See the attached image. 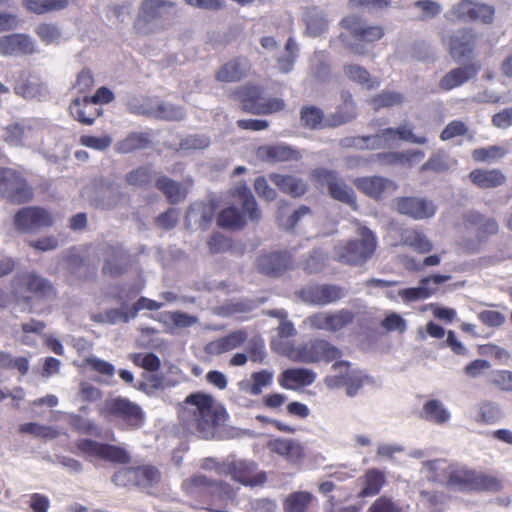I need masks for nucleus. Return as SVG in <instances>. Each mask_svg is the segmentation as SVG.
<instances>
[{"instance_id":"49","label":"nucleus","mask_w":512,"mask_h":512,"mask_svg":"<svg viewBox=\"0 0 512 512\" xmlns=\"http://www.w3.org/2000/svg\"><path fill=\"white\" fill-rule=\"evenodd\" d=\"M32 131L31 126L24 125L23 123H13L5 128L4 139L9 144L22 145Z\"/></svg>"},{"instance_id":"39","label":"nucleus","mask_w":512,"mask_h":512,"mask_svg":"<svg viewBox=\"0 0 512 512\" xmlns=\"http://www.w3.org/2000/svg\"><path fill=\"white\" fill-rule=\"evenodd\" d=\"M274 373L268 369L253 372L250 380L243 383L242 388L251 395L258 396L263 392L264 388L272 385Z\"/></svg>"},{"instance_id":"45","label":"nucleus","mask_w":512,"mask_h":512,"mask_svg":"<svg viewBox=\"0 0 512 512\" xmlns=\"http://www.w3.org/2000/svg\"><path fill=\"white\" fill-rule=\"evenodd\" d=\"M386 480L385 475L378 469H369L364 475V487L359 492L360 497H370L377 495Z\"/></svg>"},{"instance_id":"38","label":"nucleus","mask_w":512,"mask_h":512,"mask_svg":"<svg viewBox=\"0 0 512 512\" xmlns=\"http://www.w3.org/2000/svg\"><path fill=\"white\" fill-rule=\"evenodd\" d=\"M155 186L164 194L170 204H177L186 198V191L182 185L167 176L159 177L155 182Z\"/></svg>"},{"instance_id":"8","label":"nucleus","mask_w":512,"mask_h":512,"mask_svg":"<svg viewBox=\"0 0 512 512\" xmlns=\"http://www.w3.org/2000/svg\"><path fill=\"white\" fill-rule=\"evenodd\" d=\"M100 414L121 420L130 430L141 428L145 421L143 409L137 403L121 396L106 400Z\"/></svg>"},{"instance_id":"50","label":"nucleus","mask_w":512,"mask_h":512,"mask_svg":"<svg viewBox=\"0 0 512 512\" xmlns=\"http://www.w3.org/2000/svg\"><path fill=\"white\" fill-rule=\"evenodd\" d=\"M472 16V0H461L454 4L446 13L445 18L451 23L470 22Z\"/></svg>"},{"instance_id":"7","label":"nucleus","mask_w":512,"mask_h":512,"mask_svg":"<svg viewBox=\"0 0 512 512\" xmlns=\"http://www.w3.org/2000/svg\"><path fill=\"white\" fill-rule=\"evenodd\" d=\"M340 25L349 32L353 39L349 48L359 55H364L367 52L365 45L380 40L385 34L382 26L369 25L357 15H349L343 18Z\"/></svg>"},{"instance_id":"22","label":"nucleus","mask_w":512,"mask_h":512,"mask_svg":"<svg viewBox=\"0 0 512 512\" xmlns=\"http://www.w3.org/2000/svg\"><path fill=\"white\" fill-rule=\"evenodd\" d=\"M267 448L290 464H299L306 457L304 446L298 440L291 438L271 439L267 443Z\"/></svg>"},{"instance_id":"54","label":"nucleus","mask_w":512,"mask_h":512,"mask_svg":"<svg viewBox=\"0 0 512 512\" xmlns=\"http://www.w3.org/2000/svg\"><path fill=\"white\" fill-rule=\"evenodd\" d=\"M35 33L46 45L58 42L61 38V31L54 23L43 22L37 25Z\"/></svg>"},{"instance_id":"53","label":"nucleus","mask_w":512,"mask_h":512,"mask_svg":"<svg viewBox=\"0 0 512 512\" xmlns=\"http://www.w3.org/2000/svg\"><path fill=\"white\" fill-rule=\"evenodd\" d=\"M494 16L495 8L493 6L472 0V16L470 22L491 24L494 21Z\"/></svg>"},{"instance_id":"34","label":"nucleus","mask_w":512,"mask_h":512,"mask_svg":"<svg viewBox=\"0 0 512 512\" xmlns=\"http://www.w3.org/2000/svg\"><path fill=\"white\" fill-rule=\"evenodd\" d=\"M400 243L419 254L429 253L433 249L432 242L417 228H405L400 232Z\"/></svg>"},{"instance_id":"28","label":"nucleus","mask_w":512,"mask_h":512,"mask_svg":"<svg viewBox=\"0 0 512 512\" xmlns=\"http://www.w3.org/2000/svg\"><path fill=\"white\" fill-rule=\"evenodd\" d=\"M479 65L469 63L461 67H456L447 72L439 81V88L442 91H450L467 83L479 72Z\"/></svg>"},{"instance_id":"43","label":"nucleus","mask_w":512,"mask_h":512,"mask_svg":"<svg viewBox=\"0 0 512 512\" xmlns=\"http://www.w3.org/2000/svg\"><path fill=\"white\" fill-rule=\"evenodd\" d=\"M149 144L147 134L141 132H131L124 139L115 144V151L120 154L132 153L136 150L145 148Z\"/></svg>"},{"instance_id":"16","label":"nucleus","mask_w":512,"mask_h":512,"mask_svg":"<svg viewBox=\"0 0 512 512\" xmlns=\"http://www.w3.org/2000/svg\"><path fill=\"white\" fill-rule=\"evenodd\" d=\"M355 313L348 309L334 312H317L310 315L306 322L313 330L338 332L354 322Z\"/></svg>"},{"instance_id":"41","label":"nucleus","mask_w":512,"mask_h":512,"mask_svg":"<svg viewBox=\"0 0 512 512\" xmlns=\"http://www.w3.org/2000/svg\"><path fill=\"white\" fill-rule=\"evenodd\" d=\"M420 418L442 425L450 418V413L444 408L439 400H428L424 403L420 412Z\"/></svg>"},{"instance_id":"17","label":"nucleus","mask_w":512,"mask_h":512,"mask_svg":"<svg viewBox=\"0 0 512 512\" xmlns=\"http://www.w3.org/2000/svg\"><path fill=\"white\" fill-rule=\"evenodd\" d=\"M20 291L27 294L23 297L25 302L33 298L37 300H48L56 297L54 285L46 278L36 272H26L18 277Z\"/></svg>"},{"instance_id":"2","label":"nucleus","mask_w":512,"mask_h":512,"mask_svg":"<svg viewBox=\"0 0 512 512\" xmlns=\"http://www.w3.org/2000/svg\"><path fill=\"white\" fill-rule=\"evenodd\" d=\"M359 240H348L335 246L334 252L338 262L350 266L365 264L374 254L377 247L375 234L367 227L358 229Z\"/></svg>"},{"instance_id":"29","label":"nucleus","mask_w":512,"mask_h":512,"mask_svg":"<svg viewBox=\"0 0 512 512\" xmlns=\"http://www.w3.org/2000/svg\"><path fill=\"white\" fill-rule=\"evenodd\" d=\"M316 374L307 368H288L278 377L279 385L287 390H297L314 383Z\"/></svg>"},{"instance_id":"6","label":"nucleus","mask_w":512,"mask_h":512,"mask_svg":"<svg viewBox=\"0 0 512 512\" xmlns=\"http://www.w3.org/2000/svg\"><path fill=\"white\" fill-rule=\"evenodd\" d=\"M447 486L463 492H497L501 490L502 483L495 476L461 468L449 474Z\"/></svg>"},{"instance_id":"47","label":"nucleus","mask_w":512,"mask_h":512,"mask_svg":"<svg viewBox=\"0 0 512 512\" xmlns=\"http://www.w3.org/2000/svg\"><path fill=\"white\" fill-rule=\"evenodd\" d=\"M508 153L507 149L499 145L476 148L472 151V159L477 163L495 162Z\"/></svg>"},{"instance_id":"9","label":"nucleus","mask_w":512,"mask_h":512,"mask_svg":"<svg viewBox=\"0 0 512 512\" xmlns=\"http://www.w3.org/2000/svg\"><path fill=\"white\" fill-rule=\"evenodd\" d=\"M33 188L17 170L0 168V195L12 204H25L33 198Z\"/></svg>"},{"instance_id":"64","label":"nucleus","mask_w":512,"mask_h":512,"mask_svg":"<svg viewBox=\"0 0 512 512\" xmlns=\"http://www.w3.org/2000/svg\"><path fill=\"white\" fill-rule=\"evenodd\" d=\"M369 512H402V509L391 498L381 496L372 503Z\"/></svg>"},{"instance_id":"44","label":"nucleus","mask_w":512,"mask_h":512,"mask_svg":"<svg viewBox=\"0 0 512 512\" xmlns=\"http://www.w3.org/2000/svg\"><path fill=\"white\" fill-rule=\"evenodd\" d=\"M328 192L333 199L345 203L353 209L357 208L355 192L344 182L343 179L339 178V176L331 183V187Z\"/></svg>"},{"instance_id":"37","label":"nucleus","mask_w":512,"mask_h":512,"mask_svg":"<svg viewBox=\"0 0 512 512\" xmlns=\"http://www.w3.org/2000/svg\"><path fill=\"white\" fill-rule=\"evenodd\" d=\"M22 6L26 11L36 15L65 10L69 0H23Z\"/></svg>"},{"instance_id":"57","label":"nucleus","mask_w":512,"mask_h":512,"mask_svg":"<svg viewBox=\"0 0 512 512\" xmlns=\"http://www.w3.org/2000/svg\"><path fill=\"white\" fill-rule=\"evenodd\" d=\"M152 171L148 166H140L126 175V182L132 186H146L151 182Z\"/></svg>"},{"instance_id":"20","label":"nucleus","mask_w":512,"mask_h":512,"mask_svg":"<svg viewBox=\"0 0 512 512\" xmlns=\"http://www.w3.org/2000/svg\"><path fill=\"white\" fill-rule=\"evenodd\" d=\"M257 269L264 275L279 277L293 267V257L287 250L272 251L258 257Z\"/></svg>"},{"instance_id":"18","label":"nucleus","mask_w":512,"mask_h":512,"mask_svg":"<svg viewBox=\"0 0 512 512\" xmlns=\"http://www.w3.org/2000/svg\"><path fill=\"white\" fill-rule=\"evenodd\" d=\"M395 209L401 215L414 220H423L433 217L437 206L432 200L426 198L404 196L395 200Z\"/></svg>"},{"instance_id":"58","label":"nucleus","mask_w":512,"mask_h":512,"mask_svg":"<svg viewBox=\"0 0 512 512\" xmlns=\"http://www.w3.org/2000/svg\"><path fill=\"white\" fill-rule=\"evenodd\" d=\"M179 145L185 151L203 150L210 145V138L204 134H192L183 138Z\"/></svg>"},{"instance_id":"26","label":"nucleus","mask_w":512,"mask_h":512,"mask_svg":"<svg viewBox=\"0 0 512 512\" xmlns=\"http://www.w3.org/2000/svg\"><path fill=\"white\" fill-rule=\"evenodd\" d=\"M102 111L88 95L77 96L69 106L70 115L83 125H92Z\"/></svg>"},{"instance_id":"51","label":"nucleus","mask_w":512,"mask_h":512,"mask_svg":"<svg viewBox=\"0 0 512 512\" xmlns=\"http://www.w3.org/2000/svg\"><path fill=\"white\" fill-rule=\"evenodd\" d=\"M18 431L21 434H30L43 439H54L59 435V432L56 429L35 422L21 424Z\"/></svg>"},{"instance_id":"62","label":"nucleus","mask_w":512,"mask_h":512,"mask_svg":"<svg viewBox=\"0 0 512 512\" xmlns=\"http://www.w3.org/2000/svg\"><path fill=\"white\" fill-rule=\"evenodd\" d=\"M468 132V126L461 120L449 122L440 134L443 141L450 140L458 136H464Z\"/></svg>"},{"instance_id":"5","label":"nucleus","mask_w":512,"mask_h":512,"mask_svg":"<svg viewBox=\"0 0 512 512\" xmlns=\"http://www.w3.org/2000/svg\"><path fill=\"white\" fill-rule=\"evenodd\" d=\"M260 86L246 84L237 87L233 96L241 103V110L254 115H269L285 108V102L280 98H264Z\"/></svg>"},{"instance_id":"55","label":"nucleus","mask_w":512,"mask_h":512,"mask_svg":"<svg viewBox=\"0 0 512 512\" xmlns=\"http://www.w3.org/2000/svg\"><path fill=\"white\" fill-rule=\"evenodd\" d=\"M338 177V173L334 170H329L323 167L312 170L310 174L311 181L317 187H327L328 190L331 187V183L334 182Z\"/></svg>"},{"instance_id":"56","label":"nucleus","mask_w":512,"mask_h":512,"mask_svg":"<svg viewBox=\"0 0 512 512\" xmlns=\"http://www.w3.org/2000/svg\"><path fill=\"white\" fill-rule=\"evenodd\" d=\"M488 383L503 392H512V371H493L488 380Z\"/></svg>"},{"instance_id":"36","label":"nucleus","mask_w":512,"mask_h":512,"mask_svg":"<svg viewBox=\"0 0 512 512\" xmlns=\"http://www.w3.org/2000/svg\"><path fill=\"white\" fill-rule=\"evenodd\" d=\"M257 155L262 160L270 162H285L299 158V153L296 150L284 145L261 146L257 150Z\"/></svg>"},{"instance_id":"42","label":"nucleus","mask_w":512,"mask_h":512,"mask_svg":"<svg viewBox=\"0 0 512 512\" xmlns=\"http://www.w3.org/2000/svg\"><path fill=\"white\" fill-rule=\"evenodd\" d=\"M314 499L308 491L292 492L283 502L284 512H307Z\"/></svg>"},{"instance_id":"24","label":"nucleus","mask_w":512,"mask_h":512,"mask_svg":"<svg viewBox=\"0 0 512 512\" xmlns=\"http://www.w3.org/2000/svg\"><path fill=\"white\" fill-rule=\"evenodd\" d=\"M353 184L361 193L375 200L382 199L386 192L396 189L392 180L382 176L358 177Z\"/></svg>"},{"instance_id":"21","label":"nucleus","mask_w":512,"mask_h":512,"mask_svg":"<svg viewBox=\"0 0 512 512\" xmlns=\"http://www.w3.org/2000/svg\"><path fill=\"white\" fill-rule=\"evenodd\" d=\"M449 279L450 276L441 274L426 276L420 280L419 287L401 289L398 295L405 303L424 300L431 297L437 291L438 285L447 282Z\"/></svg>"},{"instance_id":"48","label":"nucleus","mask_w":512,"mask_h":512,"mask_svg":"<svg viewBox=\"0 0 512 512\" xmlns=\"http://www.w3.org/2000/svg\"><path fill=\"white\" fill-rule=\"evenodd\" d=\"M404 102V96L400 92L384 90L370 100L372 107L375 110L382 108H390L393 106L401 105Z\"/></svg>"},{"instance_id":"11","label":"nucleus","mask_w":512,"mask_h":512,"mask_svg":"<svg viewBox=\"0 0 512 512\" xmlns=\"http://www.w3.org/2000/svg\"><path fill=\"white\" fill-rule=\"evenodd\" d=\"M75 446L88 457H96L116 464H128L131 461L129 453L120 446L100 443L92 439H79Z\"/></svg>"},{"instance_id":"23","label":"nucleus","mask_w":512,"mask_h":512,"mask_svg":"<svg viewBox=\"0 0 512 512\" xmlns=\"http://www.w3.org/2000/svg\"><path fill=\"white\" fill-rule=\"evenodd\" d=\"M36 51L32 38L23 33L0 37V54L3 56L31 55Z\"/></svg>"},{"instance_id":"63","label":"nucleus","mask_w":512,"mask_h":512,"mask_svg":"<svg viewBox=\"0 0 512 512\" xmlns=\"http://www.w3.org/2000/svg\"><path fill=\"white\" fill-rule=\"evenodd\" d=\"M480 322L488 327H500L505 323L506 317L496 310H483L478 313Z\"/></svg>"},{"instance_id":"46","label":"nucleus","mask_w":512,"mask_h":512,"mask_svg":"<svg viewBox=\"0 0 512 512\" xmlns=\"http://www.w3.org/2000/svg\"><path fill=\"white\" fill-rule=\"evenodd\" d=\"M345 75L353 82L373 89L379 86L380 81L372 79L368 70L358 64H348L344 66Z\"/></svg>"},{"instance_id":"40","label":"nucleus","mask_w":512,"mask_h":512,"mask_svg":"<svg viewBox=\"0 0 512 512\" xmlns=\"http://www.w3.org/2000/svg\"><path fill=\"white\" fill-rule=\"evenodd\" d=\"M503 417L499 404L491 400H483L478 404L475 421L482 425H493Z\"/></svg>"},{"instance_id":"25","label":"nucleus","mask_w":512,"mask_h":512,"mask_svg":"<svg viewBox=\"0 0 512 512\" xmlns=\"http://www.w3.org/2000/svg\"><path fill=\"white\" fill-rule=\"evenodd\" d=\"M303 295L314 305L326 306L341 300L345 296V291L337 285L321 284L306 288Z\"/></svg>"},{"instance_id":"59","label":"nucleus","mask_w":512,"mask_h":512,"mask_svg":"<svg viewBox=\"0 0 512 512\" xmlns=\"http://www.w3.org/2000/svg\"><path fill=\"white\" fill-rule=\"evenodd\" d=\"M79 141L81 145L97 151H104L112 144V138L109 135L101 137L82 135Z\"/></svg>"},{"instance_id":"61","label":"nucleus","mask_w":512,"mask_h":512,"mask_svg":"<svg viewBox=\"0 0 512 512\" xmlns=\"http://www.w3.org/2000/svg\"><path fill=\"white\" fill-rule=\"evenodd\" d=\"M85 363L92 371L100 375L111 378L115 374V367L113 364L97 357H88L86 358Z\"/></svg>"},{"instance_id":"14","label":"nucleus","mask_w":512,"mask_h":512,"mask_svg":"<svg viewBox=\"0 0 512 512\" xmlns=\"http://www.w3.org/2000/svg\"><path fill=\"white\" fill-rule=\"evenodd\" d=\"M366 148L380 149L384 147L383 142L388 143L395 140H403L414 144H426L425 136H416L408 125H400L397 128H386L380 130L376 135L363 136L358 138Z\"/></svg>"},{"instance_id":"52","label":"nucleus","mask_w":512,"mask_h":512,"mask_svg":"<svg viewBox=\"0 0 512 512\" xmlns=\"http://www.w3.org/2000/svg\"><path fill=\"white\" fill-rule=\"evenodd\" d=\"M132 318L131 311L127 313L118 308L108 309L103 313H98L92 316V320L94 322L101 324H116L119 321L127 323Z\"/></svg>"},{"instance_id":"19","label":"nucleus","mask_w":512,"mask_h":512,"mask_svg":"<svg viewBox=\"0 0 512 512\" xmlns=\"http://www.w3.org/2000/svg\"><path fill=\"white\" fill-rule=\"evenodd\" d=\"M332 369L339 373L333 377L327 378V385L336 387L344 386L348 396H355L364 383L362 374L360 372L350 371V363L348 361H336L333 363Z\"/></svg>"},{"instance_id":"1","label":"nucleus","mask_w":512,"mask_h":512,"mask_svg":"<svg viewBox=\"0 0 512 512\" xmlns=\"http://www.w3.org/2000/svg\"><path fill=\"white\" fill-rule=\"evenodd\" d=\"M184 403L195 407L193 410L195 427L201 433L212 431L225 421V408L210 394L192 393L186 397Z\"/></svg>"},{"instance_id":"12","label":"nucleus","mask_w":512,"mask_h":512,"mask_svg":"<svg viewBox=\"0 0 512 512\" xmlns=\"http://www.w3.org/2000/svg\"><path fill=\"white\" fill-rule=\"evenodd\" d=\"M355 117L353 111L342 112L338 109L334 114L325 120L324 112L313 105L303 106L300 111L302 126L310 130H317L325 127H337L343 125Z\"/></svg>"},{"instance_id":"32","label":"nucleus","mask_w":512,"mask_h":512,"mask_svg":"<svg viewBox=\"0 0 512 512\" xmlns=\"http://www.w3.org/2000/svg\"><path fill=\"white\" fill-rule=\"evenodd\" d=\"M257 465L254 462L232 461V479L243 485L256 486L266 481L264 472L255 473Z\"/></svg>"},{"instance_id":"31","label":"nucleus","mask_w":512,"mask_h":512,"mask_svg":"<svg viewBox=\"0 0 512 512\" xmlns=\"http://www.w3.org/2000/svg\"><path fill=\"white\" fill-rule=\"evenodd\" d=\"M248 339L245 329H239L211 341L206 346V352L212 355H221L242 346Z\"/></svg>"},{"instance_id":"13","label":"nucleus","mask_w":512,"mask_h":512,"mask_svg":"<svg viewBox=\"0 0 512 512\" xmlns=\"http://www.w3.org/2000/svg\"><path fill=\"white\" fill-rule=\"evenodd\" d=\"M15 228L22 233L36 232L54 224L53 215L43 207L28 206L19 209L13 218Z\"/></svg>"},{"instance_id":"10","label":"nucleus","mask_w":512,"mask_h":512,"mask_svg":"<svg viewBox=\"0 0 512 512\" xmlns=\"http://www.w3.org/2000/svg\"><path fill=\"white\" fill-rule=\"evenodd\" d=\"M176 3L166 0H143L140 4L134 28L140 34L147 35L153 32L147 26L159 20H164L172 12L176 16Z\"/></svg>"},{"instance_id":"60","label":"nucleus","mask_w":512,"mask_h":512,"mask_svg":"<svg viewBox=\"0 0 512 512\" xmlns=\"http://www.w3.org/2000/svg\"><path fill=\"white\" fill-rule=\"evenodd\" d=\"M133 362L143 369L149 372L158 371L161 367V361L159 357L154 353L147 354H135L133 357Z\"/></svg>"},{"instance_id":"27","label":"nucleus","mask_w":512,"mask_h":512,"mask_svg":"<svg viewBox=\"0 0 512 512\" xmlns=\"http://www.w3.org/2000/svg\"><path fill=\"white\" fill-rule=\"evenodd\" d=\"M463 219L466 224L475 228V235L479 242H484L499 232V224L496 219L487 217L480 212L469 211Z\"/></svg>"},{"instance_id":"33","label":"nucleus","mask_w":512,"mask_h":512,"mask_svg":"<svg viewBox=\"0 0 512 512\" xmlns=\"http://www.w3.org/2000/svg\"><path fill=\"white\" fill-rule=\"evenodd\" d=\"M469 180L480 189H494L504 185L507 181L506 175L498 168L472 170Z\"/></svg>"},{"instance_id":"3","label":"nucleus","mask_w":512,"mask_h":512,"mask_svg":"<svg viewBox=\"0 0 512 512\" xmlns=\"http://www.w3.org/2000/svg\"><path fill=\"white\" fill-rule=\"evenodd\" d=\"M285 356L297 363H331L342 356L341 350L325 339H312L298 346L289 345L284 350Z\"/></svg>"},{"instance_id":"15","label":"nucleus","mask_w":512,"mask_h":512,"mask_svg":"<svg viewBox=\"0 0 512 512\" xmlns=\"http://www.w3.org/2000/svg\"><path fill=\"white\" fill-rule=\"evenodd\" d=\"M478 34L465 27L453 32L447 40L448 52L454 61L470 60L477 49Z\"/></svg>"},{"instance_id":"30","label":"nucleus","mask_w":512,"mask_h":512,"mask_svg":"<svg viewBox=\"0 0 512 512\" xmlns=\"http://www.w3.org/2000/svg\"><path fill=\"white\" fill-rule=\"evenodd\" d=\"M251 65L248 59L236 57L223 64L215 74L219 82H239L250 70Z\"/></svg>"},{"instance_id":"4","label":"nucleus","mask_w":512,"mask_h":512,"mask_svg":"<svg viewBox=\"0 0 512 512\" xmlns=\"http://www.w3.org/2000/svg\"><path fill=\"white\" fill-rule=\"evenodd\" d=\"M239 197L242 199L243 213L236 207L229 206L221 210L217 216V225L228 230L243 229L248 219L252 222H258L261 219V211L252 193L245 187L238 188Z\"/></svg>"},{"instance_id":"35","label":"nucleus","mask_w":512,"mask_h":512,"mask_svg":"<svg viewBox=\"0 0 512 512\" xmlns=\"http://www.w3.org/2000/svg\"><path fill=\"white\" fill-rule=\"evenodd\" d=\"M269 179L283 192L296 198L304 195L308 190V185L300 178L291 175H282L272 173Z\"/></svg>"}]
</instances>
